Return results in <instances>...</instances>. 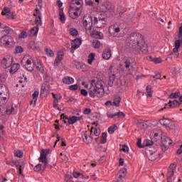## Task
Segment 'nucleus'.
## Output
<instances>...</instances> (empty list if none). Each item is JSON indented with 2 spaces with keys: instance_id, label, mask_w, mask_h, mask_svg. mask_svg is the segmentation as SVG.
<instances>
[{
  "instance_id": "obj_1",
  "label": "nucleus",
  "mask_w": 182,
  "mask_h": 182,
  "mask_svg": "<svg viewBox=\"0 0 182 182\" xmlns=\"http://www.w3.org/2000/svg\"><path fill=\"white\" fill-rule=\"evenodd\" d=\"M131 41H132V49L136 53H147L149 52V46L144 41L143 36L140 33H134L131 35Z\"/></svg>"
},
{
  "instance_id": "obj_2",
  "label": "nucleus",
  "mask_w": 182,
  "mask_h": 182,
  "mask_svg": "<svg viewBox=\"0 0 182 182\" xmlns=\"http://www.w3.org/2000/svg\"><path fill=\"white\" fill-rule=\"evenodd\" d=\"M105 82L92 80L88 90L90 97H103L105 96Z\"/></svg>"
},
{
  "instance_id": "obj_3",
  "label": "nucleus",
  "mask_w": 182,
  "mask_h": 182,
  "mask_svg": "<svg viewBox=\"0 0 182 182\" xmlns=\"http://www.w3.org/2000/svg\"><path fill=\"white\" fill-rule=\"evenodd\" d=\"M22 63H24V68L28 72H33L35 70V64L33 63L32 56L26 55L22 59Z\"/></svg>"
},
{
  "instance_id": "obj_4",
  "label": "nucleus",
  "mask_w": 182,
  "mask_h": 182,
  "mask_svg": "<svg viewBox=\"0 0 182 182\" xmlns=\"http://www.w3.org/2000/svg\"><path fill=\"white\" fill-rule=\"evenodd\" d=\"M8 88L0 84V106L2 107L8 102Z\"/></svg>"
},
{
  "instance_id": "obj_5",
  "label": "nucleus",
  "mask_w": 182,
  "mask_h": 182,
  "mask_svg": "<svg viewBox=\"0 0 182 182\" xmlns=\"http://www.w3.org/2000/svg\"><path fill=\"white\" fill-rule=\"evenodd\" d=\"M132 68H133L132 61L130 60V58H128L124 60L123 63L120 64L119 70H121V72L125 75H130Z\"/></svg>"
},
{
  "instance_id": "obj_6",
  "label": "nucleus",
  "mask_w": 182,
  "mask_h": 182,
  "mask_svg": "<svg viewBox=\"0 0 182 182\" xmlns=\"http://www.w3.org/2000/svg\"><path fill=\"white\" fill-rule=\"evenodd\" d=\"M0 43L5 46V48H11L14 43H15V40L14 37L9 35L3 36L0 39Z\"/></svg>"
},
{
  "instance_id": "obj_7",
  "label": "nucleus",
  "mask_w": 182,
  "mask_h": 182,
  "mask_svg": "<svg viewBox=\"0 0 182 182\" xmlns=\"http://www.w3.org/2000/svg\"><path fill=\"white\" fill-rule=\"evenodd\" d=\"M82 24L86 31H92L93 22L92 19V16H90V14H85L82 19Z\"/></svg>"
},
{
  "instance_id": "obj_8",
  "label": "nucleus",
  "mask_w": 182,
  "mask_h": 182,
  "mask_svg": "<svg viewBox=\"0 0 182 182\" xmlns=\"http://www.w3.org/2000/svg\"><path fill=\"white\" fill-rule=\"evenodd\" d=\"M50 150L49 149H42L41 152V156L38 158L40 163H43V168L45 170L48 167V154H49Z\"/></svg>"
},
{
  "instance_id": "obj_9",
  "label": "nucleus",
  "mask_w": 182,
  "mask_h": 182,
  "mask_svg": "<svg viewBox=\"0 0 182 182\" xmlns=\"http://www.w3.org/2000/svg\"><path fill=\"white\" fill-rule=\"evenodd\" d=\"M82 6H77L76 4H71L70 6L69 9V14L70 18L73 19H76L77 16H79V11H80V8Z\"/></svg>"
},
{
  "instance_id": "obj_10",
  "label": "nucleus",
  "mask_w": 182,
  "mask_h": 182,
  "mask_svg": "<svg viewBox=\"0 0 182 182\" xmlns=\"http://www.w3.org/2000/svg\"><path fill=\"white\" fill-rule=\"evenodd\" d=\"M12 63H14V58L11 55H6L1 60V66L4 69L11 68V66H12Z\"/></svg>"
},
{
  "instance_id": "obj_11",
  "label": "nucleus",
  "mask_w": 182,
  "mask_h": 182,
  "mask_svg": "<svg viewBox=\"0 0 182 182\" xmlns=\"http://www.w3.org/2000/svg\"><path fill=\"white\" fill-rule=\"evenodd\" d=\"M146 157L151 161H154L159 157V153L156 150L151 149V148L146 149Z\"/></svg>"
},
{
  "instance_id": "obj_12",
  "label": "nucleus",
  "mask_w": 182,
  "mask_h": 182,
  "mask_svg": "<svg viewBox=\"0 0 182 182\" xmlns=\"http://www.w3.org/2000/svg\"><path fill=\"white\" fill-rule=\"evenodd\" d=\"M93 22L96 28H105V26H106V18L105 17H95Z\"/></svg>"
},
{
  "instance_id": "obj_13",
  "label": "nucleus",
  "mask_w": 182,
  "mask_h": 182,
  "mask_svg": "<svg viewBox=\"0 0 182 182\" xmlns=\"http://www.w3.org/2000/svg\"><path fill=\"white\" fill-rule=\"evenodd\" d=\"M176 168L177 165L176 164H171L169 166V169L167 173L168 182H171V178H173V176H174V173H176Z\"/></svg>"
},
{
  "instance_id": "obj_14",
  "label": "nucleus",
  "mask_w": 182,
  "mask_h": 182,
  "mask_svg": "<svg viewBox=\"0 0 182 182\" xmlns=\"http://www.w3.org/2000/svg\"><path fill=\"white\" fill-rule=\"evenodd\" d=\"M2 15L8 18L9 19H16V16L14 12L11 11V9L5 7L2 11Z\"/></svg>"
},
{
  "instance_id": "obj_15",
  "label": "nucleus",
  "mask_w": 182,
  "mask_h": 182,
  "mask_svg": "<svg viewBox=\"0 0 182 182\" xmlns=\"http://www.w3.org/2000/svg\"><path fill=\"white\" fill-rule=\"evenodd\" d=\"M127 175V168H122L119 170L117 177L119 178V181L124 182L126 181Z\"/></svg>"
},
{
  "instance_id": "obj_16",
  "label": "nucleus",
  "mask_w": 182,
  "mask_h": 182,
  "mask_svg": "<svg viewBox=\"0 0 182 182\" xmlns=\"http://www.w3.org/2000/svg\"><path fill=\"white\" fill-rule=\"evenodd\" d=\"M34 16H36V20H35L36 25H37V26H42V14L40 12L38 9L36 10Z\"/></svg>"
},
{
  "instance_id": "obj_17",
  "label": "nucleus",
  "mask_w": 182,
  "mask_h": 182,
  "mask_svg": "<svg viewBox=\"0 0 182 182\" xmlns=\"http://www.w3.org/2000/svg\"><path fill=\"white\" fill-rule=\"evenodd\" d=\"M180 105V102L177 100H174L173 102L169 101L168 104L165 105L164 108H162L161 110H164V109H174L175 107H177Z\"/></svg>"
},
{
  "instance_id": "obj_18",
  "label": "nucleus",
  "mask_w": 182,
  "mask_h": 182,
  "mask_svg": "<svg viewBox=\"0 0 182 182\" xmlns=\"http://www.w3.org/2000/svg\"><path fill=\"white\" fill-rule=\"evenodd\" d=\"M102 59L105 60H109L112 58V50L110 48L105 49L102 54Z\"/></svg>"
},
{
  "instance_id": "obj_19",
  "label": "nucleus",
  "mask_w": 182,
  "mask_h": 182,
  "mask_svg": "<svg viewBox=\"0 0 182 182\" xmlns=\"http://www.w3.org/2000/svg\"><path fill=\"white\" fill-rule=\"evenodd\" d=\"M82 45V40L80 38H75L73 43H71L72 49L76 50V49H79L80 46Z\"/></svg>"
},
{
  "instance_id": "obj_20",
  "label": "nucleus",
  "mask_w": 182,
  "mask_h": 182,
  "mask_svg": "<svg viewBox=\"0 0 182 182\" xmlns=\"http://www.w3.org/2000/svg\"><path fill=\"white\" fill-rule=\"evenodd\" d=\"M68 124H75V123L82 120V117L73 116L67 119Z\"/></svg>"
},
{
  "instance_id": "obj_21",
  "label": "nucleus",
  "mask_w": 182,
  "mask_h": 182,
  "mask_svg": "<svg viewBox=\"0 0 182 182\" xmlns=\"http://www.w3.org/2000/svg\"><path fill=\"white\" fill-rule=\"evenodd\" d=\"M63 60V52L60 51L58 53L57 57L54 62V65L58 66L60 63V62H62Z\"/></svg>"
},
{
  "instance_id": "obj_22",
  "label": "nucleus",
  "mask_w": 182,
  "mask_h": 182,
  "mask_svg": "<svg viewBox=\"0 0 182 182\" xmlns=\"http://www.w3.org/2000/svg\"><path fill=\"white\" fill-rule=\"evenodd\" d=\"M73 176L75 178H82L83 180H88L89 176L83 175L80 172H73Z\"/></svg>"
},
{
  "instance_id": "obj_23",
  "label": "nucleus",
  "mask_w": 182,
  "mask_h": 182,
  "mask_svg": "<svg viewBox=\"0 0 182 182\" xmlns=\"http://www.w3.org/2000/svg\"><path fill=\"white\" fill-rule=\"evenodd\" d=\"M63 82L65 85H72L75 83V79L72 77L66 76L63 78Z\"/></svg>"
},
{
  "instance_id": "obj_24",
  "label": "nucleus",
  "mask_w": 182,
  "mask_h": 182,
  "mask_svg": "<svg viewBox=\"0 0 182 182\" xmlns=\"http://www.w3.org/2000/svg\"><path fill=\"white\" fill-rule=\"evenodd\" d=\"M19 68H21V65H19V63L13 64L10 69L11 75H14V73H16V71L19 70Z\"/></svg>"
},
{
  "instance_id": "obj_25",
  "label": "nucleus",
  "mask_w": 182,
  "mask_h": 182,
  "mask_svg": "<svg viewBox=\"0 0 182 182\" xmlns=\"http://www.w3.org/2000/svg\"><path fill=\"white\" fill-rule=\"evenodd\" d=\"M38 32H39V27L37 26L30 30L28 35L29 36H36V35H38Z\"/></svg>"
},
{
  "instance_id": "obj_26",
  "label": "nucleus",
  "mask_w": 182,
  "mask_h": 182,
  "mask_svg": "<svg viewBox=\"0 0 182 182\" xmlns=\"http://www.w3.org/2000/svg\"><path fill=\"white\" fill-rule=\"evenodd\" d=\"M180 46H181V40H176L175 41V48L173 50L174 53H178V49H180Z\"/></svg>"
},
{
  "instance_id": "obj_27",
  "label": "nucleus",
  "mask_w": 182,
  "mask_h": 182,
  "mask_svg": "<svg viewBox=\"0 0 182 182\" xmlns=\"http://www.w3.org/2000/svg\"><path fill=\"white\" fill-rule=\"evenodd\" d=\"M81 138L84 143H89V132L87 131L82 132Z\"/></svg>"
},
{
  "instance_id": "obj_28",
  "label": "nucleus",
  "mask_w": 182,
  "mask_h": 182,
  "mask_svg": "<svg viewBox=\"0 0 182 182\" xmlns=\"http://www.w3.org/2000/svg\"><path fill=\"white\" fill-rule=\"evenodd\" d=\"M36 69L40 73H43L45 72V68H43V65H42V62L40 60L37 61Z\"/></svg>"
},
{
  "instance_id": "obj_29",
  "label": "nucleus",
  "mask_w": 182,
  "mask_h": 182,
  "mask_svg": "<svg viewBox=\"0 0 182 182\" xmlns=\"http://www.w3.org/2000/svg\"><path fill=\"white\" fill-rule=\"evenodd\" d=\"M60 20L62 23H65L66 21V17L65 16V13H63V9H60L59 11Z\"/></svg>"
},
{
  "instance_id": "obj_30",
  "label": "nucleus",
  "mask_w": 182,
  "mask_h": 182,
  "mask_svg": "<svg viewBox=\"0 0 182 182\" xmlns=\"http://www.w3.org/2000/svg\"><path fill=\"white\" fill-rule=\"evenodd\" d=\"M159 123L162 126H166V127H168L170 126L171 122H170V119H167L164 118V119H160Z\"/></svg>"
},
{
  "instance_id": "obj_31",
  "label": "nucleus",
  "mask_w": 182,
  "mask_h": 182,
  "mask_svg": "<svg viewBox=\"0 0 182 182\" xmlns=\"http://www.w3.org/2000/svg\"><path fill=\"white\" fill-rule=\"evenodd\" d=\"M68 32L71 36H77L79 35V31L74 28H70Z\"/></svg>"
},
{
  "instance_id": "obj_32",
  "label": "nucleus",
  "mask_w": 182,
  "mask_h": 182,
  "mask_svg": "<svg viewBox=\"0 0 182 182\" xmlns=\"http://www.w3.org/2000/svg\"><path fill=\"white\" fill-rule=\"evenodd\" d=\"M49 93V90L48 87H46V84H43L41 86V95H45L46 96L48 95Z\"/></svg>"
},
{
  "instance_id": "obj_33",
  "label": "nucleus",
  "mask_w": 182,
  "mask_h": 182,
  "mask_svg": "<svg viewBox=\"0 0 182 182\" xmlns=\"http://www.w3.org/2000/svg\"><path fill=\"white\" fill-rule=\"evenodd\" d=\"M96 56V54H95L94 53H91L89 55H88V64L89 65H92L93 63V61L95 60V57Z\"/></svg>"
},
{
  "instance_id": "obj_34",
  "label": "nucleus",
  "mask_w": 182,
  "mask_h": 182,
  "mask_svg": "<svg viewBox=\"0 0 182 182\" xmlns=\"http://www.w3.org/2000/svg\"><path fill=\"white\" fill-rule=\"evenodd\" d=\"M122 98L120 97H116L113 101V105L115 107H119L120 106V102Z\"/></svg>"
},
{
  "instance_id": "obj_35",
  "label": "nucleus",
  "mask_w": 182,
  "mask_h": 182,
  "mask_svg": "<svg viewBox=\"0 0 182 182\" xmlns=\"http://www.w3.org/2000/svg\"><path fill=\"white\" fill-rule=\"evenodd\" d=\"M117 129V125H116L115 124H114L113 125H112L111 127H109L108 128V133H109V134H113V133H114V132H116Z\"/></svg>"
},
{
  "instance_id": "obj_36",
  "label": "nucleus",
  "mask_w": 182,
  "mask_h": 182,
  "mask_svg": "<svg viewBox=\"0 0 182 182\" xmlns=\"http://www.w3.org/2000/svg\"><path fill=\"white\" fill-rule=\"evenodd\" d=\"M14 110H15V108H14L11 105H9L6 107L5 113L9 115L12 114V113H14Z\"/></svg>"
},
{
  "instance_id": "obj_37",
  "label": "nucleus",
  "mask_w": 182,
  "mask_h": 182,
  "mask_svg": "<svg viewBox=\"0 0 182 182\" xmlns=\"http://www.w3.org/2000/svg\"><path fill=\"white\" fill-rule=\"evenodd\" d=\"M93 132H94L95 136H100V133H101L100 129H99V128H92L91 129V133H93Z\"/></svg>"
},
{
  "instance_id": "obj_38",
  "label": "nucleus",
  "mask_w": 182,
  "mask_h": 182,
  "mask_svg": "<svg viewBox=\"0 0 182 182\" xmlns=\"http://www.w3.org/2000/svg\"><path fill=\"white\" fill-rule=\"evenodd\" d=\"M39 96V91H35L32 95L33 102L36 103L38 102V97Z\"/></svg>"
},
{
  "instance_id": "obj_39",
  "label": "nucleus",
  "mask_w": 182,
  "mask_h": 182,
  "mask_svg": "<svg viewBox=\"0 0 182 182\" xmlns=\"http://www.w3.org/2000/svg\"><path fill=\"white\" fill-rule=\"evenodd\" d=\"M107 134H106L105 132H103L102 134L101 143H102V144H105V143H107Z\"/></svg>"
},
{
  "instance_id": "obj_40",
  "label": "nucleus",
  "mask_w": 182,
  "mask_h": 182,
  "mask_svg": "<svg viewBox=\"0 0 182 182\" xmlns=\"http://www.w3.org/2000/svg\"><path fill=\"white\" fill-rule=\"evenodd\" d=\"M164 144L166 147H168V146H171V144H173V140L170 139V138H166L164 141Z\"/></svg>"
},
{
  "instance_id": "obj_41",
  "label": "nucleus",
  "mask_w": 182,
  "mask_h": 182,
  "mask_svg": "<svg viewBox=\"0 0 182 182\" xmlns=\"http://www.w3.org/2000/svg\"><path fill=\"white\" fill-rule=\"evenodd\" d=\"M147 96L149 97H153V91H151V86L146 87Z\"/></svg>"
},
{
  "instance_id": "obj_42",
  "label": "nucleus",
  "mask_w": 182,
  "mask_h": 182,
  "mask_svg": "<svg viewBox=\"0 0 182 182\" xmlns=\"http://www.w3.org/2000/svg\"><path fill=\"white\" fill-rule=\"evenodd\" d=\"M92 46L95 48V49H99L100 48V41L98 40H95L92 43Z\"/></svg>"
},
{
  "instance_id": "obj_43",
  "label": "nucleus",
  "mask_w": 182,
  "mask_h": 182,
  "mask_svg": "<svg viewBox=\"0 0 182 182\" xmlns=\"http://www.w3.org/2000/svg\"><path fill=\"white\" fill-rule=\"evenodd\" d=\"M82 0H72L71 4L77 5V6H82Z\"/></svg>"
},
{
  "instance_id": "obj_44",
  "label": "nucleus",
  "mask_w": 182,
  "mask_h": 182,
  "mask_svg": "<svg viewBox=\"0 0 182 182\" xmlns=\"http://www.w3.org/2000/svg\"><path fill=\"white\" fill-rule=\"evenodd\" d=\"M114 83V75L110 76L109 81H108V86L112 87L113 86V84Z\"/></svg>"
},
{
  "instance_id": "obj_45",
  "label": "nucleus",
  "mask_w": 182,
  "mask_h": 182,
  "mask_svg": "<svg viewBox=\"0 0 182 182\" xmlns=\"http://www.w3.org/2000/svg\"><path fill=\"white\" fill-rule=\"evenodd\" d=\"M169 97L171 99H177V98L180 97V92H178L171 93L169 95Z\"/></svg>"
},
{
  "instance_id": "obj_46",
  "label": "nucleus",
  "mask_w": 182,
  "mask_h": 182,
  "mask_svg": "<svg viewBox=\"0 0 182 182\" xmlns=\"http://www.w3.org/2000/svg\"><path fill=\"white\" fill-rule=\"evenodd\" d=\"M16 157H18L19 159L23 157V152L21 150H16L15 152Z\"/></svg>"
},
{
  "instance_id": "obj_47",
  "label": "nucleus",
  "mask_w": 182,
  "mask_h": 182,
  "mask_svg": "<svg viewBox=\"0 0 182 182\" xmlns=\"http://www.w3.org/2000/svg\"><path fill=\"white\" fill-rule=\"evenodd\" d=\"M46 53L48 55V56H55V53H53V51L51 50L50 48H46Z\"/></svg>"
},
{
  "instance_id": "obj_48",
  "label": "nucleus",
  "mask_w": 182,
  "mask_h": 182,
  "mask_svg": "<svg viewBox=\"0 0 182 182\" xmlns=\"http://www.w3.org/2000/svg\"><path fill=\"white\" fill-rule=\"evenodd\" d=\"M78 88H79V85L77 84L70 85L68 87L70 90H73V91L77 90Z\"/></svg>"
},
{
  "instance_id": "obj_49",
  "label": "nucleus",
  "mask_w": 182,
  "mask_h": 182,
  "mask_svg": "<svg viewBox=\"0 0 182 182\" xmlns=\"http://www.w3.org/2000/svg\"><path fill=\"white\" fill-rule=\"evenodd\" d=\"M4 32L7 35H9V33H11V32H14V31L12 30V28H9L8 26H5L4 27Z\"/></svg>"
},
{
  "instance_id": "obj_50",
  "label": "nucleus",
  "mask_w": 182,
  "mask_h": 182,
  "mask_svg": "<svg viewBox=\"0 0 182 182\" xmlns=\"http://www.w3.org/2000/svg\"><path fill=\"white\" fill-rule=\"evenodd\" d=\"M107 117L109 118V119H113V117H116V116H117V114H116V113H113V112H108L107 113Z\"/></svg>"
},
{
  "instance_id": "obj_51",
  "label": "nucleus",
  "mask_w": 182,
  "mask_h": 182,
  "mask_svg": "<svg viewBox=\"0 0 182 182\" xmlns=\"http://www.w3.org/2000/svg\"><path fill=\"white\" fill-rule=\"evenodd\" d=\"M34 171H41L42 170V164H38L33 168Z\"/></svg>"
},
{
  "instance_id": "obj_52",
  "label": "nucleus",
  "mask_w": 182,
  "mask_h": 182,
  "mask_svg": "<svg viewBox=\"0 0 182 182\" xmlns=\"http://www.w3.org/2000/svg\"><path fill=\"white\" fill-rule=\"evenodd\" d=\"M112 28L113 31H114V35H116L117 33H119V32H120V28L119 27H116V26H112L111 27V28Z\"/></svg>"
},
{
  "instance_id": "obj_53",
  "label": "nucleus",
  "mask_w": 182,
  "mask_h": 182,
  "mask_svg": "<svg viewBox=\"0 0 182 182\" xmlns=\"http://www.w3.org/2000/svg\"><path fill=\"white\" fill-rule=\"evenodd\" d=\"M28 37V33L26 31H22L21 34L19 35V38L21 39H25V38Z\"/></svg>"
},
{
  "instance_id": "obj_54",
  "label": "nucleus",
  "mask_w": 182,
  "mask_h": 182,
  "mask_svg": "<svg viewBox=\"0 0 182 182\" xmlns=\"http://www.w3.org/2000/svg\"><path fill=\"white\" fill-rule=\"evenodd\" d=\"M144 145L146 147H149V146H153V141L151 140H145L144 142Z\"/></svg>"
},
{
  "instance_id": "obj_55",
  "label": "nucleus",
  "mask_w": 182,
  "mask_h": 182,
  "mask_svg": "<svg viewBox=\"0 0 182 182\" xmlns=\"http://www.w3.org/2000/svg\"><path fill=\"white\" fill-rule=\"evenodd\" d=\"M116 114L119 117V119H124V117H126V114L122 112H117Z\"/></svg>"
},
{
  "instance_id": "obj_56",
  "label": "nucleus",
  "mask_w": 182,
  "mask_h": 182,
  "mask_svg": "<svg viewBox=\"0 0 182 182\" xmlns=\"http://www.w3.org/2000/svg\"><path fill=\"white\" fill-rule=\"evenodd\" d=\"M59 104V101L58 99H55L53 102V107L54 109H56L57 110H59V107H58V105Z\"/></svg>"
},
{
  "instance_id": "obj_57",
  "label": "nucleus",
  "mask_w": 182,
  "mask_h": 182,
  "mask_svg": "<svg viewBox=\"0 0 182 182\" xmlns=\"http://www.w3.org/2000/svg\"><path fill=\"white\" fill-rule=\"evenodd\" d=\"M83 66H84L83 63H80V62H77V63H75V67H76L77 69H79V70L82 69V68H83Z\"/></svg>"
},
{
  "instance_id": "obj_58",
  "label": "nucleus",
  "mask_w": 182,
  "mask_h": 182,
  "mask_svg": "<svg viewBox=\"0 0 182 182\" xmlns=\"http://www.w3.org/2000/svg\"><path fill=\"white\" fill-rule=\"evenodd\" d=\"M23 52V48L21 46H17L16 48V53H22Z\"/></svg>"
},
{
  "instance_id": "obj_59",
  "label": "nucleus",
  "mask_w": 182,
  "mask_h": 182,
  "mask_svg": "<svg viewBox=\"0 0 182 182\" xmlns=\"http://www.w3.org/2000/svg\"><path fill=\"white\" fill-rule=\"evenodd\" d=\"M122 151L124 153H129V146L127 145H122Z\"/></svg>"
},
{
  "instance_id": "obj_60",
  "label": "nucleus",
  "mask_w": 182,
  "mask_h": 182,
  "mask_svg": "<svg viewBox=\"0 0 182 182\" xmlns=\"http://www.w3.org/2000/svg\"><path fill=\"white\" fill-rule=\"evenodd\" d=\"M96 36L97 39H103L104 38L103 33L101 32H97Z\"/></svg>"
},
{
  "instance_id": "obj_61",
  "label": "nucleus",
  "mask_w": 182,
  "mask_h": 182,
  "mask_svg": "<svg viewBox=\"0 0 182 182\" xmlns=\"http://www.w3.org/2000/svg\"><path fill=\"white\" fill-rule=\"evenodd\" d=\"M86 4L89 5V6H95V3L92 0L87 1Z\"/></svg>"
},
{
  "instance_id": "obj_62",
  "label": "nucleus",
  "mask_w": 182,
  "mask_h": 182,
  "mask_svg": "<svg viewBox=\"0 0 182 182\" xmlns=\"http://www.w3.org/2000/svg\"><path fill=\"white\" fill-rule=\"evenodd\" d=\"M80 93L82 96H87V91L85 89L81 90Z\"/></svg>"
},
{
  "instance_id": "obj_63",
  "label": "nucleus",
  "mask_w": 182,
  "mask_h": 182,
  "mask_svg": "<svg viewBox=\"0 0 182 182\" xmlns=\"http://www.w3.org/2000/svg\"><path fill=\"white\" fill-rule=\"evenodd\" d=\"M179 39L182 42V26L179 28V36H178Z\"/></svg>"
},
{
  "instance_id": "obj_64",
  "label": "nucleus",
  "mask_w": 182,
  "mask_h": 182,
  "mask_svg": "<svg viewBox=\"0 0 182 182\" xmlns=\"http://www.w3.org/2000/svg\"><path fill=\"white\" fill-rule=\"evenodd\" d=\"M154 63H161L162 60L160 58H155L154 59Z\"/></svg>"
}]
</instances>
